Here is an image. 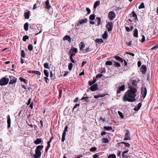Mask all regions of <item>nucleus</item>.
Masks as SVG:
<instances>
[{"mask_svg":"<svg viewBox=\"0 0 158 158\" xmlns=\"http://www.w3.org/2000/svg\"><path fill=\"white\" fill-rule=\"evenodd\" d=\"M128 87L130 89L126 92L123 96L122 98L123 101L125 102L128 101L130 102L135 101V97L137 92L136 89L131 86H129Z\"/></svg>","mask_w":158,"mask_h":158,"instance_id":"nucleus-1","label":"nucleus"},{"mask_svg":"<svg viewBox=\"0 0 158 158\" xmlns=\"http://www.w3.org/2000/svg\"><path fill=\"white\" fill-rule=\"evenodd\" d=\"M44 148L43 145H39L38 146L35 150V154L37 155H38V156H41V152L40 151V150H41L43 149Z\"/></svg>","mask_w":158,"mask_h":158,"instance_id":"nucleus-2","label":"nucleus"},{"mask_svg":"<svg viewBox=\"0 0 158 158\" xmlns=\"http://www.w3.org/2000/svg\"><path fill=\"white\" fill-rule=\"evenodd\" d=\"M9 81V79L8 78L3 77L0 80V85L3 86L7 85Z\"/></svg>","mask_w":158,"mask_h":158,"instance_id":"nucleus-3","label":"nucleus"},{"mask_svg":"<svg viewBox=\"0 0 158 158\" xmlns=\"http://www.w3.org/2000/svg\"><path fill=\"white\" fill-rule=\"evenodd\" d=\"M115 13L114 11H110L108 13V18L110 20H113L115 17Z\"/></svg>","mask_w":158,"mask_h":158,"instance_id":"nucleus-4","label":"nucleus"},{"mask_svg":"<svg viewBox=\"0 0 158 158\" xmlns=\"http://www.w3.org/2000/svg\"><path fill=\"white\" fill-rule=\"evenodd\" d=\"M113 25V23L112 22H109L107 23L106 27L108 31H110L112 30Z\"/></svg>","mask_w":158,"mask_h":158,"instance_id":"nucleus-5","label":"nucleus"},{"mask_svg":"<svg viewBox=\"0 0 158 158\" xmlns=\"http://www.w3.org/2000/svg\"><path fill=\"white\" fill-rule=\"evenodd\" d=\"M9 77L10 79V81L9 83L10 85H12L16 82L17 79L15 77L10 76H9Z\"/></svg>","mask_w":158,"mask_h":158,"instance_id":"nucleus-6","label":"nucleus"},{"mask_svg":"<svg viewBox=\"0 0 158 158\" xmlns=\"http://www.w3.org/2000/svg\"><path fill=\"white\" fill-rule=\"evenodd\" d=\"M141 93L143 96V98L144 99L146 97L147 94V90L146 88V87L141 88Z\"/></svg>","mask_w":158,"mask_h":158,"instance_id":"nucleus-7","label":"nucleus"},{"mask_svg":"<svg viewBox=\"0 0 158 158\" xmlns=\"http://www.w3.org/2000/svg\"><path fill=\"white\" fill-rule=\"evenodd\" d=\"M126 133L125 134V138L124 139V140H129L130 139L129 131L127 130H126Z\"/></svg>","mask_w":158,"mask_h":158,"instance_id":"nucleus-8","label":"nucleus"},{"mask_svg":"<svg viewBox=\"0 0 158 158\" xmlns=\"http://www.w3.org/2000/svg\"><path fill=\"white\" fill-rule=\"evenodd\" d=\"M125 90V85H124L120 86L117 90V93L118 94L121 93V91H123Z\"/></svg>","mask_w":158,"mask_h":158,"instance_id":"nucleus-9","label":"nucleus"},{"mask_svg":"<svg viewBox=\"0 0 158 158\" xmlns=\"http://www.w3.org/2000/svg\"><path fill=\"white\" fill-rule=\"evenodd\" d=\"M88 20L87 19H82L80 20L78 22V23L77 24V26L79 25L83 24L85 23H86Z\"/></svg>","mask_w":158,"mask_h":158,"instance_id":"nucleus-10","label":"nucleus"},{"mask_svg":"<svg viewBox=\"0 0 158 158\" xmlns=\"http://www.w3.org/2000/svg\"><path fill=\"white\" fill-rule=\"evenodd\" d=\"M140 70L143 74H145L147 70L146 66L144 65H143L140 68Z\"/></svg>","mask_w":158,"mask_h":158,"instance_id":"nucleus-11","label":"nucleus"},{"mask_svg":"<svg viewBox=\"0 0 158 158\" xmlns=\"http://www.w3.org/2000/svg\"><path fill=\"white\" fill-rule=\"evenodd\" d=\"M98 87V85L96 83L91 86L89 88V89L92 91H95L97 90Z\"/></svg>","mask_w":158,"mask_h":158,"instance_id":"nucleus-12","label":"nucleus"},{"mask_svg":"<svg viewBox=\"0 0 158 158\" xmlns=\"http://www.w3.org/2000/svg\"><path fill=\"white\" fill-rule=\"evenodd\" d=\"M45 8L48 10H50L51 7V5L49 4V1L48 0H47L45 2Z\"/></svg>","mask_w":158,"mask_h":158,"instance_id":"nucleus-13","label":"nucleus"},{"mask_svg":"<svg viewBox=\"0 0 158 158\" xmlns=\"http://www.w3.org/2000/svg\"><path fill=\"white\" fill-rule=\"evenodd\" d=\"M27 72L31 73H34L37 75H41L40 73L37 71H33V70H29L27 71Z\"/></svg>","mask_w":158,"mask_h":158,"instance_id":"nucleus-14","label":"nucleus"},{"mask_svg":"<svg viewBox=\"0 0 158 158\" xmlns=\"http://www.w3.org/2000/svg\"><path fill=\"white\" fill-rule=\"evenodd\" d=\"M141 105L142 104L141 103H139L138 105L134 107V110L136 111L138 110L141 107Z\"/></svg>","mask_w":158,"mask_h":158,"instance_id":"nucleus-15","label":"nucleus"},{"mask_svg":"<svg viewBox=\"0 0 158 158\" xmlns=\"http://www.w3.org/2000/svg\"><path fill=\"white\" fill-rule=\"evenodd\" d=\"M63 40H67L70 43L71 41V39L69 36V35H66L63 38Z\"/></svg>","mask_w":158,"mask_h":158,"instance_id":"nucleus-16","label":"nucleus"},{"mask_svg":"<svg viewBox=\"0 0 158 158\" xmlns=\"http://www.w3.org/2000/svg\"><path fill=\"white\" fill-rule=\"evenodd\" d=\"M30 14V11H27V12H25L24 13V16L25 18L26 19H28L29 18Z\"/></svg>","mask_w":158,"mask_h":158,"instance_id":"nucleus-17","label":"nucleus"},{"mask_svg":"<svg viewBox=\"0 0 158 158\" xmlns=\"http://www.w3.org/2000/svg\"><path fill=\"white\" fill-rule=\"evenodd\" d=\"M42 142V140L41 138H37L35 141H34V143L35 144H40Z\"/></svg>","mask_w":158,"mask_h":158,"instance_id":"nucleus-18","label":"nucleus"},{"mask_svg":"<svg viewBox=\"0 0 158 158\" xmlns=\"http://www.w3.org/2000/svg\"><path fill=\"white\" fill-rule=\"evenodd\" d=\"M7 127L9 128L10 126L11 120L10 119V116L9 115H8L7 120Z\"/></svg>","mask_w":158,"mask_h":158,"instance_id":"nucleus-19","label":"nucleus"},{"mask_svg":"<svg viewBox=\"0 0 158 158\" xmlns=\"http://www.w3.org/2000/svg\"><path fill=\"white\" fill-rule=\"evenodd\" d=\"M133 35L134 37H136V38L138 37V31L136 28H135L134 29V32L133 33Z\"/></svg>","mask_w":158,"mask_h":158,"instance_id":"nucleus-20","label":"nucleus"},{"mask_svg":"<svg viewBox=\"0 0 158 158\" xmlns=\"http://www.w3.org/2000/svg\"><path fill=\"white\" fill-rule=\"evenodd\" d=\"M102 143H107L109 142V139L106 138H104L102 139Z\"/></svg>","mask_w":158,"mask_h":158,"instance_id":"nucleus-21","label":"nucleus"},{"mask_svg":"<svg viewBox=\"0 0 158 158\" xmlns=\"http://www.w3.org/2000/svg\"><path fill=\"white\" fill-rule=\"evenodd\" d=\"M115 58L117 60H118L121 62H123V60H124V59L122 58L119 56H116L115 57Z\"/></svg>","mask_w":158,"mask_h":158,"instance_id":"nucleus-22","label":"nucleus"},{"mask_svg":"<svg viewBox=\"0 0 158 158\" xmlns=\"http://www.w3.org/2000/svg\"><path fill=\"white\" fill-rule=\"evenodd\" d=\"M131 81L132 85L133 86H136L137 85L138 83L139 82V79L137 81H136L135 80H131Z\"/></svg>","mask_w":158,"mask_h":158,"instance_id":"nucleus-23","label":"nucleus"},{"mask_svg":"<svg viewBox=\"0 0 158 158\" xmlns=\"http://www.w3.org/2000/svg\"><path fill=\"white\" fill-rule=\"evenodd\" d=\"M100 5V1H97L95 2L94 6V8H96L98 6H99Z\"/></svg>","mask_w":158,"mask_h":158,"instance_id":"nucleus-24","label":"nucleus"},{"mask_svg":"<svg viewBox=\"0 0 158 158\" xmlns=\"http://www.w3.org/2000/svg\"><path fill=\"white\" fill-rule=\"evenodd\" d=\"M89 97L87 96L84 97H83L81 98V100H84L85 102L87 103L89 102V101L88 100Z\"/></svg>","mask_w":158,"mask_h":158,"instance_id":"nucleus-25","label":"nucleus"},{"mask_svg":"<svg viewBox=\"0 0 158 158\" xmlns=\"http://www.w3.org/2000/svg\"><path fill=\"white\" fill-rule=\"evenodd\" d=\"M77 52V50L76 48H71L70 51V52L74 53H76Z\"/></svg>","mask_w":158,"mask_h":158,"instance_id":"nucleus-26","label":"nucleus"},{"mask_svg":"<svg viewBox=\"0 0 158 158\" xmlns=\"http://www.w3.org/2000/svg\"><path fill=\"white\" fill-rule=\"evenodd\" d=\"M95 42L97 43H100L101 44L103 42V41L101 39H96L95 40Z\"/></svg>","mask_w":158,"mask_h":158,"instance_id":"nucleus-27","label":"nucleus"},{"mask_svg":"<svg viewBox=\"0 0 158 158\" xmlns=\"http://www.w3.org/2000/svg\"><path fill=\"white\" fill-rule=\"evenodd\" d=\"M132 15L133 17L135 18V21L137 20L138 18H137V16L136 15V14L135 13V12L134 11H132Z\"/></svg>","mask_w":158,"mask_h":158,"instance_id":"nucleus-28","label":"nucleus"},{"mask_svg":"<svg viewBox=\"0 0 158 158\" xmlns=\"http://www.w3.org/2000/svg\"><path fill=\"white\" fill-rule=\"evenodd\" d=\"M24 30L26 31H28V23H26L24 26Z\"/></svg>","mask_w":158,"mask_h":158,"instance_id":"nucleus-29","label":"nucleus"},{"mask_svg":"<svg viewBox=\"0 0 158 158\" xmlns=\"http://www.w3.org/2000/svg\"><path fill=\"white\" fill-rule=\"evenodd\" d=\"M107 37V33L106 31H105L104 33L102 35V38L104 39H106Z\"/></svg>","mask_w":158,"mask_h":158,"instance_id":"nucleus-30","label":"nucleus"},{"mask_svg":"<svg viewBox=\"0 0 158 158\" xmlns=\"http://www.w3.org/2000/svg\"><path fill=\"white\" fill-rule=\"evenodd\" d=\"M95 16L94 14H92L90 15L89 19L90 20H93L95 19Z\"/></svg>","mask_w":158,"mask_h":158,"instance_id":"nucleus-31","label":"nucleus"},{"mask_svg":"<svg viewBox=\"0 0 158 158\" xmlns=\"http://www.w3.org/2000/svg\"><path fill=\"white\" fill-rule=\"evenodd\" d=\"M96 19L97 20V21L98 22L97 23V26H99L101 24V19L99 17H97L96 18Z\"/></svg>","mask_w":158,"mask_h":158,"instance_id":"nucleus-32","label":"nucleus"},{"mask_svg":"<svg viewBox=\"0 0 158 158\" xmlns=\"http://www.w3.org/2000/svg\"><path fill=\"white\" fill-rule=\"evenodd\" d=\"M81 45L80 48V50L82 51L83 50V48L85 47V46L83 42H81Z\"/></svg>","mask_w":158,"mask_h":158,"instance_id":"nucleus-33","label":"nucleus"},{"mask_svg":"<svg viewBox=\"0 0 158 158\" xmlns=\"http://www.w3.org/2000/svg\"><path fill=\"white\" fill-rule=\"evenodd\" d=\"M103 128L105 130L107 131L111 130L112 129V127H111L104 126L103 127Z\"/></svg>","mask_w":158,"mask_h":158,"instance_id":"nucleus-34","label":"nucleus"},{"mask_svg":"<svg viewBox=\"0 0 158 158\" xmlns=\"http://www.w3.org/2000/svg\"><path fill=\"white\" fill-rule=\"evenodd\" d=\"M66 135V132L64 131L62 134V141L64 142L65 140V138Z\"/></svg>","mask_w":158,"mask_h":158,"instance_id":"nucleus-35","label":"nucleus"},{"mask_svg":"<svg viewBox=\"0 0 158 158\" xmlns=\"http://www.w3.org/2000/svg\"><path fill=\"white\" fill-rule=\"evenodd\" d=\"M104 96L103 94H98V95H94V97L95 98H98L100 97H102Z\"/></svg>","mask_w":158,"mask_h":158,"instance_id":"nucleus-36","label":"nucleus"},{"mask_svg":"<svg viewBox=\"0 0 158 158\" xmlns=\"http://www.w3.org/2000/svg\"><path fill=\"white\" fill-rule=\"evenodd\" d=\"M50 143L49 142H48L47 143V144H48V145L47 146V147H46V148L45 149V152H47L48 150L49 149V148H50Z\"/></svg>","mask_w":158,"mask_h":158,"instance_id":"nucleus-37","label":"nucleus"},{"mask_svg":"<svg viewBox=\"0 0 158 158\" xmlns=\"http://www.w3.org/2000/svg\"><path fill=\"white\" fill-rule=\"evenodd\" d=\"M114 66L117 67H118L120 66V64L117 62L114 61Z\"/></svg>","mask_w":158,"mask_h":158,"instance_id":"nucleus-38","label":"nucleus"},{"mask_svg":"<svg viewBox=\"0 0 158 158\" xmlns=\"http://www.w3.org/2000/svg\"><path fill=\"white\" fill-rule=\"evenodd\" d=\"M25 53L24 51L23 50H22L21 51V56L23 58H25Z\"/></svg>","mask_w":158,"mask_h":158,"instance_id":"nucleus-39","label":"nucleus"},{"mask_svg":"<svg viewBox=\"0 0 158 158\" xmlns=\"http://www.w3.org/2000/svg\"><path fill=\"white\" fill-rule=\"evenodd\" d=\"M44 72L45 75L47 77H48L49 76V74L47 70L44 69Z\"/></svg>","mask_w":158,"mask_h":158,"instance_id":"nucleus-40","label":"nucleus"},{"mask_svg":"<svg viewBox=\"0 0 158 158\" xmlns=\"http://www.w3.org/2000/svg\"><path fill=\"white\" fill-rule=\"evenodd\" d=\"M29 39L28 36L27 35H25L23 37V40L24 41H26V40Z\"/></svg>","mask_w":158,"mask_h":158,"instance_id":"nucleus-41","label":"nucleus"},{"mask_svg":"<svg viewBox=\"0 0 158 158\" xmlns=\"http://www.w3.org/2000/svg\"><path fill=\"white\" fill-rule=\"evenodd\" d=\"M73 67V64L71 63H70L68 65V68L69 70H71Z\"/></svg>","mask_w":158,"mask_h":158,"instance_id":"nucleus-42","label":"nucleus"},{"mask_svg":"<svg viewBox=\"0 0 158 158\" xmlns=\"http://www.w3.org/2000/svg\"><path fill=\"white\" fill-rule=\"evenodd\" d=\"M108 158H116V156L114 154H110L108 156Z\"/></svg>","mask_w":158,"mask_h":158,"instance_id":"nucleus-43","label":"nucleus"},{"mask_svg":"<svg viewBox=\"0 0 158 158\" xmlns=\"http://www.w3.org/2000/svg\"><path fill=\"white\" fill-rule=\"evenodd\" d=\"M33 48V46L31 44H30L28 45V49L30 51H31L32 50Z\"/></svg>","mask_w":158,"mask_h":158,"instance_id":"nucleus-44","label":"nucleus"},{"mask_svg":"<svg viewBox=\"0 0 158 158\" xmlns=\"http://www.w3.org/2000/svg\"><path fill=\"white\" fill-rule=\"evenodd\" d=\"M19 80L25 83H27V80L21 77H19Z\"/></svg>","mask_w":158,"mask_h":158,"instance_id":"nucleus-45","label":"nucleus"},{"mask_svg":"<svg viewBox=\"0 0 158 158\" xmlns=\"http://www.w3.org/2000/svg\"><path fill=\"white\" fill-rule=\"evenodd\" d=\"M123 144H124V146L126 147H129L130 146V144L128 143H126L125 142H121Z\"/></svg>","mask_w":158,"mask_h":158,"instance_id":"nucleus-46","label":"nucleus"},{"mask_svg":"<svg viewBox=\"0 0 158 158\" xmlns=\"http://www.w3.org/2000/svg\"><path fill=\"white\" fill-rule=\"evenodd\" d=\"M44 66L45 68L49 69V64L48 63H44Z\"/></svg>","mask_w":158,"mask_h":158,"instance_id":"nucleus-47","label":"nucleus"},{"mask_svg":"<svg viewBox=\"0 0 158 158\" xmlns=\"http://www.w3.org/2000/svg\"><path fill=\"white\" fill-rule=\"evenodd\" d=\"M105 64L107 65H111L112 64V63L111 61H107L106 62Z\"/></svg>","mask_w":158,"mask_h":158,"instance_id":"nucleus-48","label":"nucleus"},{"mask_svg":"<svg viewBox=\"0 0 158 158\" xmlns=\"http://www.w3.org/2000/svg\"><path fill=\"white\" fill-rule=\"evenodd\" d=\"M97 148L96 147H93L91 148H90V151L91 152H94V151H96L97 150Z\"/></svg>","mask_w":158,"mask_h":158,"instance_id":"nucleus-49","label":"nucleus"},{"mask_svg":"<svg viewBox=\"0 0 158 158\" xmlns=\"http://www.w3.org/2000/svg\"><path fill=\"white\" fill-rule=\"evenodd\" d=\"M80 106V104H76L73 107V108L72 109V112H73L74 111V110L76 109L77 106Z\"/></svg>","mask_w":158,"mask_h":158,"instance_id":"nucleus-50","label":"nucleus"},{"mask_svg":"<svg viewBox=\"0 0 158 158\" xmlns=\"http://www.w3.org/2000/svg\"><path fill=\"white\" fill-rule=\"evenodd\" d=\"M91 51L90 49L88 47V48H86L85 50V53H87L88 52H90Z\"/></svg>","mask_w":158,"mask_h":158,"instance_id":"nucleus-51","label":"nucleus"},{"mask_svg":"<svg viewBox=\"0 0 158 158\" xmlns=\"http://www.w3.org/2000/svg\"><path fill=\"white\" fill-rule=\"evenodd\" d=\"M144 8V6L143 3H142L139 6V9L143 8Z\"/></svg>","mask_w":158,"mask_h":158,"instance_id":"nucleus-52","label":"nucleus"},{"mask_svg":"<svg viewBox=\"0 0 158 158\" xmlns=\"http://www.w3.org/2000/svg\"><path fill=\"white\" fill-rule=\"evenodd\" d=\"M118 113L119 114V116H120V117H121V118H123L124 117L122 113L120 112V111H118Z\"/></svg>","mask_w":158,"mask_h":158,"instance_id":"nucleus-53","label":"nucleus"},{"mask_svg":"<svg viewBox=\"0 0 158 158\" xmlns=\"http://www.w3.org/2000/svg\"><path fill=\"white\" fill-rule=\"evenodd\" d=\"M158 48V44L156 45L153 47L151 49V50L156 49Z\"/></svg>","mask_w":158,"mask_h":158,"instance_id":"nucleus-54","label":"nucleus"},{"mask_svg":"<svg viewBox=\"0 0 158 158\" xmlns=\"http://www.w3.org/2000/svg\"><path fill=\"white\" fill-rule=\"evenodd\" d=\"M86 10L87 12V14H89L91 12L90 10L88 7H87L86 8Z\"/></svg>","mask_w":158,"mask_h":158,"instance_id":"nucleus-55","label":"nucleus"},{"mask_svg":"<svg viewBox=\"0 0 158 158\" xmlns=\"http://www.w3.org/2000/svg\"><path fill=\"white\" fill-rule=\"evenodd\" d=\"M145 40V37L144 35H142V38L141 40V41L142 42H143Z\"/></svg>","mask_w":158,"mask_h":158,"instance_id":"nucleus-56","label":"nucleus"},{"mask_svg":"<svg viewBox=\"0 0 158 158\" xmlns=\"http://www.w3.org/2000/svg\"><path fill=\"white\" fill-rule=\"evenodd\" d=\"M107 134L106 132V131H102L101 133V135L102 136H103Z\"/></svg>","mask_w":158,"mask_h":158,"instance_id":"nucleus-57","label":"nucleus"},{"mask_svg":"<svg viewBox=\"0 0 158 158\" xmlns=\"http://www.w3.org/2000/svg\"><path fill=\"white\" fill-rule=\"evenodd\" d=\"M125 29L126 30V31H127L129 32V31H130V28L126 26V27H125Z\"/></svg>","mask_w":158,"mask_h":158,"instance_id":"nucleus-58","label":"nucleus"},{"mask_svg":"<svg viewBox=\"0 0 158 158\" xmlns=\"http://www.w3.org/2000/svg\"><path fill=\"white\" fill-rule=\"evenodd\" d=\"M102 76V74H99L97 75L96 76V78H100V77H101Z\"/></svg>","mask_w":158,"mask_h":158,"instance_id":"nucleus-59","label":"nucleus"},{"mask_svg":"<svg viewBox=\"0 0 158 158\" xmlns=\"http://www.w3.org/2000/svg\"><path fill=\"white\" fill-rule=\"evenodd\" d=\"M38 4V3H36L35 4L34 6H33V9L34 10H35V9L37 7V4Z\"/></svg>","mask_w":158,"mask_h":158,"instance_id":"nucleus-60","label":"nucleus"},{"mask_svg":"<svg viewBox=\"0 0 158 158\" xmlns=\"http://www.w3.org/2000/svg\"><path fill=\"white\" fill-rule=\"evenodd\" d=\"M70 58L71 60V61L73 63H74L75 62V60L73 59L72 57L70 56Z\"/></svg>","mask_w":158,"mask_h":158,"instance_id":"nucleus-61","label":"nucleus"},{"mask_svg":"<svg viewBox=\"0 0 158 158\" xmlns=\"http://www.w3.org/2000/svg\"><path fill=\"white\" fill-rule=\"evenodd\" d=\"M31 98H29L28 101L27 102V105L28 106L29 105L30 103L31 102Z\"/></svg>","mask_w":158,"mask_h":158,"instance_id":"nucleus-62","label":"nucleus"},{"mask_svg":"<svg viewBox=\"0 0 158 158\" xmlns=\"http://www.w3.org/2000/svg\"><path fill=\"white\" fill-rule=\"evenodd\" d=\"M98 156H99L97 154H94L93 156V158H98Z\"/></svg>","mask_w":158,"mask_h":158,"instance_id":"nucleus-63","label":"nucleus"},{"mask_svg":"<svg viewBox=\"0 0 158 158\" xmlns=\"http://www.w3.org/2000/svg\"><path fill=\"white\" fill-rule=\"evenodd\" d=\"M86 63V62L85 61H83L82 62L81 67H82Z\"/></svg>","mask_w":158,"mask_h":158,"instance_id":"nucleus-64","label":"nucleus"}]
</instances>
